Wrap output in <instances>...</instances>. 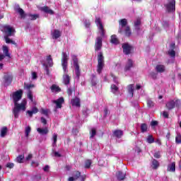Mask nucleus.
I'll use <instances>...</instances> for the list:
<instances>
[{
	"label": "nucleus",
	"instance_id": "1",
	"mask_svg": "<svg viewBox=\"0 0 181 181\" xmlns=\"http://www.w3.org/2000/svg\"><path fill=\"white\" fill-rule=\"evenodd\" d=\"M69 64V55L66 52H62V66L64 71V76H63V81L64 83L67 86L70 84V76L67 75V66Z\"/></svg>",
	"mask_w": 181,
	"mask_h": 181
},
{
	"label": "nucleus",
	"instance_id": "2",
	"mask_svg": "<svg viewBox=\"0 0 181 181\" xmlns=\"http://www.w3.org/2000/svg\"><path fill=\"white\" fill-rule=\"evenodd\" d=\"M26 105H28L26 99H23L21 103H18V102L14 103L13 114L15 118H19V112H21V111H26Z\"/></svg>",
	"mask_w": 181,
	"mask_h": 181
},
{
	"label": "nucleus",
	"instance_id": "3",
	"mask_svg": "<svg viewBox=\"0 0 181 181\" xmlns=\"http://www.w3.org/2000/svg\"><path fill=\"white\" fill-rule=\"evenodd\" d=\"M128 22L127 21V19L123 18L119 21V33H122V31L124 29V33L127 36H131V28L129 26H127Z\"/></svg>",
	"mask_w": 181,
	"mask_h": 181
},
{
	"label": "nucleus",
	"instance_id": "4",
	"mask_svg": "<svg viewBox=\"0 0 181 181\" xmlns=\"http://www.w3.org/2000/svg\"><path fill=\"white\" fill-rule=\"evenodd\" d=\"M24 88L25 90H27V97L28 99L31 101V103H33V93L32 92V89L35 88V84L32 83H25L24 84Z\"/></svg>",
	"mask_w": 181,
	"mask_h": 181
},
{
	"label": "nucleus",
	"instance_id": "5",
	"mask_svg": "<svg viewBox=\"0 0 181 181\" xmlns=\"http://www.w3.org/2000/svg\"><path fill=\"white\" fill-rule=\"evenodd\" d=\"M95 22L100 36H102V37H105V30L104 29V25H103V23L101 22V18L96 17Z\"/></svg>",
	"mask_w": 181,
	"mask_h": 181
},
{
	"label": "nucleus",
	"instance_id": "6",
	"mask_svg": "<svg viewBox=\"0 0 181 181\" xmlns=\"http://www.w3.org/2000/svg\"><path fill=\"white\" fill-rule=\"evenodd\" d=\"M104 68V56H103V52H99L98 55V69L97 71L100 74L103 71Z\"/></svg>",
	"mask_w": 181,
	"mask_h": 181
},
{
	"label": "nucleus",
	"instance_id": "7",
	"mask_svg": "<svg viewBox=\"0 0 181 181\" xmlns=\"http://www.w3.org/2000/svg\"><path fill=\"white\" fill-rule=\"evenodd\" d=\"M72 60H73V64L75 68V74L77 77V78H80V66H78V59H77V57L75 55H71Z\"/></svg>",
	"mask_w": 181,
	"mask_h": 181
},
{
	"label": "nucleus",
	"instance_id": "8",
	"mask_svg": "<svg viewBox=\"0 0 181 181\" xmlns=\"http://www.w3.org/2000/svg\"><path fill=\"white\" fill-rule=\"evenodd\" d=\"M1 32L6 33L5 36H13L15 35V28L11 25H4L1 28Z\"/></svg>",
	"mask_w": 181,
	"mask_h": 181
},
{
	"label": "nucleus",
	"instance_id": "9",
	"mask_svg": "<svg viewBox=\"0 0 181 181\" xmlns=\"http://www.w3.org/2000/svg\"><path fill=\"white\" fill-rule=\"evenodd\" d=\"M165 8L167 12H175L176 11V1L175 0H168V2L165 4Z\"/></svg>",
	"mask_w": 181,
	"mask_h": 181
},
{
	"label": "nucleus",
	"instance_id": "10",
	"mask_svg": "<svg viewBox=\"0 0 181 181\" xmlns=\"http://www.w3.org/2000/svg\"><path fill=\"white\" fill-rule=\"evenodd\" d=\"M23 95V90L22 89H20L18 90H16V92H13L12 93V99L13 101V103H18L20 101V100H22V95Z\"/></svg>",
	"mask_w": 181,
	"mask_h": 181
},
{
	"label": "nucleus",
	"instance_id": "11",
	"mask_svg": "<svg viewBox=\"0 0 181 181\" xmlns=\"http://www.w3.org/2000/svg\"><path fill=\"white\" fill-rule=\"evenodd\" d=\"M181 103L180 100H170L166 104L168 110H173L175 107H180Z\"/></svg>",
	"mask_w": 181,
	"mask_h": 181
},
{
	"label": "nucleus",
	"instance_id": "12",
	"mask_svg": "<svg viewBox=\"0 0 181 181\" xmlns=\"http://www.w3.org/2000/svg\"><path fill=\"white\" fill-rule=\"evenodd\" d=\"M122 47L123 49V52L124 53V54H131V52L134 49L132 45H129V43L122 44Z\"/></svg>",
	"mask_w": 181,
	"mask_h": 181
},
{
	"label": "nucleus",
	"instance_id": "13",
	"mask_svg": "<svg viewBox=\"0 0 181 181\" xmlns=\"http://www.w3.org/2000/svg\"><path fill=\"white\" fill-rule=\"evenodd\" d=\"M4 80L5 86H9V84L12 83V80H13V76L11 74H6L4 75Z\"/></svg>",
	"mask_w": 181,
	"mask_h": 181
},
{
	"label": "nucleus",
	"instance_id": "14",
	"mask_svg": "<svg viewBox=\"0 0 181 181\" xmlns=\"http://www.w3.org/2000/svg\"><path fill=\"white\" fill-rule=\"evenodd\" d=\"M101 47H103V37H98L95 44V50H101Z\"/></svg>",
	"mask_w": 181,
	"mask_h": 181
},
{
	"label": "nucleus",
	"instance_id": "15",
	"mask_svg": "<svg viewBox=\"0 0 181 181\" xmlns=\"http://www.w3.org/2000/svg\"><path fill=\"white\" fill-rule=\"evenodd\" d=\"M44 62H46V63H44V66L47 67H52L53 66V59L52 58V56L49 55L46 57L44 59Z\"/></svg>",
	"mask_w": 181,
	"mask_h": 181
},
{
	"label": "nucleus",
	"instance_id": "16",
	"mask_svg": "<svg viewBox=\"0 0 181 181\" xmlns=\"http://www.w3.org/2000/svg\"><path fill=\"white\" fill-rule=\"evenodd\" d=\"M14 11H16V12H18V13H19L21 18H25V16H26V14H25V11H23V9L19 7V4H15Z\"/></svg>",
	"mask_w": 181,
	"mask_h": 181
},
{
	"label": "nucleus",
	"instance_id": "17",
	"mask_svg": "<svg viewBox=\"0 0 181 181\" xmlns=\"http://www.w3.org/2000/svg\"><path fill=\"white\" fill-rule=\"evenodd\" d=\"M132 67H134V61H132V59H128L126 62L124 70V71H129V70H131Z\"/></svg>",
	"mask_w": 181,
	"mask_h": 181
},
{
	"label": "nucleus",
	"instance_id": "18",
	"mask_svg": "<svg viewBox=\"0 0 181 181\" xmlns=\"http://www.w3.org/2000/svg\"><path fill=\"white\" fill-rule=\"evenodd\" d=\"M71 104L73 107H76V108H80L81 101L80 99L77 97L71 100Z\"/></svg>",
	"mask_w": 181,
	"mask_h": 181
},
{
	"label": "nucleus",
	"instance_id": "19",
	"mask_svg": "<svg viewBox=\"0 0 181 181\" xmlns=\"http://www.w3.org/2000/svg\"><path fill=\"white\" fill-rule=\"evenodd\" d=\"M52 103H54V104H56V108H62V104L64 103V98H59L56 100H53Z\"/></svg>",
	"mask_w": 181,
	"mask_h": 181
},
{
	"label": "nucleus",
	"instance_id": "20",
	"mask_svg": "<svg viewBox=\"0 0 181 181\" xmlns=\"http://www.w3.org/2000/svg\"><path fill=\"white\" fill-rule=\"evenodd\" d=\"M127 90L128 94H129L130 97H134V90H135V86L134 84H130L127 86Z\"/></svg>",
	"mask_w": 181,
	"mask_h": 181
},
{
	"label": "nucleus",
	"instance_id": "21",
	"mask_svg": "<svg viewBox=\"0 0 181 181\" xmlns=\"http://www.w3.org/2000/svg\"><path fill=\"white\" fill-rule=\"evenodd\" d=\"M81 176V173L78 171H75L73 174V177H70L69 178V181H75L77 180L78 177Z\"/></svg>",
	"mask_w": 181,
	"mask_h": 181
},
{
	"label": "nucleus",
	"instance_id": "22",
	"mask_svg": "<svg viewBox=\"0 0 181 181\" xmlns=\"http://www.w3.org/2000/svg\"><path fill=\"white\" fill-rule=\"evenodd\" d=\"M2 50H3L4 55L6 57H8L9 59H11V54L9 53V48L8 47V46L3 45Z\"/></svg>",
	"mask_w": 181,
	"mask_h": 181
},
{
	"label": "nucleus",
	"instance_id": "23",
	"mask_svg": "<svg viewBox=\"0 0 181 181\" xmlns=\"http://www.w3.org/2000/svg\"><path fill=\"white\" fill-rule=\"evenodd\" d=\"M37 132H38L40 135H47V134H49V129H47V127H45L44 129L37 128Z\"/></svg>",
	"mask_w": 181,
	"mask_h": 181
},
{
	"label": "nucleus",
	"instance_id": "24",
	"mask_svg": "<svg viewBox=\"0 0 181 181\" xmlns=\"http://www.w3.org/2000/svg\"><path fill=\"white\" fill-rule=\"evenodd\" d=\"M40 11H42V12H45V13H49V15H53V13H54V12L48 6L41 7Z\"/></svg>",
	"mask_w": 181,
	"mask_h": 181
},
{
	"label": "nucleus",
	"instance_id": "25",
	"mask_svg": "<svg viewBox=\"0 0 181 181\" xmlns=\"http://www.w3.org/2000/svg\"><path fill=\"white\" fill-rule=\"evenodd\" d=\"M126 175L127 174L125 173H122L121 171L117 172L116 174L118 180H124Z\"/></svg>",
	"mask_w": 181,
	"mask_h": 181
},
{
	"label": "nucleus",
	"instance_id": "26",
	"mask_svg": "<svg viewBox=\"0 0 181 181\" xmlns=\"http://www.w3.org/2000/svg\"><path fill=\"white\" fill-rule=\"evenodd\" d=\"M37 112H39V110L36 107H33L32 110L27 111V114L29 115V117H33V114H37Z\"/></svg>",
	"mask_w": 181,
	"mask_h": 181
},
{
	"label": "nucleus",
	"instance_id": "27",
	"mask_svg": "<svg viewBox=\"0 0 181 181\" xmlns=\"http://www.w3.org/2000/svg\"><path fill=\"white\" fill-rule=\"evenodd\" d=\"M168 172H176V163L175 162L171 163L168 166Z\"/></svg>",
	"mask_w": 181,
	"mask_h": 181
},
{
	"label": "nucleus",
	"instance_id": "28",
	"mask_svg": "<svg viewBox=\"0 0 181 181\" xmlns=\"http://www.w3.org/2000/svg\"><path fill=\"white\" fill-rule=\"evenodd\" d=\"M7 133H8V127H2L0 131L1 138H5Z\"/></svg>",
	"mask_w": 181,
	"mask_h": 181
},
{
	"label": "nucleus",
	"instance_id": "29",
	"mask_svg": "<svg viewBox=\"0 0 181 181\" xmlns=\"http://www.w3.org/2000/svg\"><path fill=\"white\" fill-rule=\"evenodd\" d=\"M124 135V132L122 130H115L113 132V136L116 138H121Z\"/></svg>",
	"mask_w": 181,
	"mask_h": 181
},
{
	"label": "nucleus",
	"instance_id": "30",
	"mask_svg": "<svg viewBox=\"0 0 181 181\" xmlns=\"http://www.w3.org/2000/svg\"><path fill=\"white\" fill-rule=\"evenodd\" d=\"M60 35L61 33L59 30H54L52 33V39H59Z\"/></svg>",
	"mask_w": 181,
	"mask_h": 181
},
{
	"label": "nucleus",
	"instance_id": "31",
	"mask_svg": "<svg viewBox=\"0 0 181 181\" xmlns=\"http://www.w3.org/2000/svg\"><path fill=\"white\" fill-rule=\"evenodd\" d=\"M10 36H4V40L7 45L11 44L14 45L15 46H17L16 42L13 40H12L11 38H9Z\"/></svg>",
	"mask_w": 181,
	"mask_h": 181
},
{
	"label": "nucleus",
	"instance_id": "32",
	"mask_svg": "<svg viewBox=\"0 0 181 181\" xmlns=\"http://www.w3.org/2000/svg\"><path fill=\"white\" fill-rule=\"evenodd\" d=\"M110 42L112 43V45H118V43H119V41L115 35L111 36Z\"/></svg>",
	"mask_w": 181,
	"mask_h": 181
},
{
	"label": "nucleus",
	"instance_id": "33",
	"mask_svg": "<svg viewBox=\"0 0 181 181\" xmlns=\"http://www.w3.org/2000/svg\"><path fill=\"white\" fill-rule=\"evenodd\" d=\"M156 71H158V73H163V71H165V66L157 65L156 67Z\"/></svg>",
	"mask_w": 181,
	"mask_h": 181
},
{
	"label": "nucleus",
	"instance_id": "34",
	"mask_svg": "<svg viewBox=\"0 0 181 181\" xmlns=\"http://www.w3.org/2000/svg\"><path fill=\"white\" fill-rule=\"evenodd\" d=\"M146 143L147 144H153V142H155V139L153 138V136L152 135H148L147 137H146Z\"/></svg>",
	"mask_w": 181,
	"mask_h": 181
},
{
	"label": "nucleus",
	"instance_id": "35",
	"mask_svg": "<svg viewBox=\"0 0 181 181\" xmlns=\"http://www.w3.org/2000/svg\"><path fill=\"white\" fill-rule=\"evenodd\" d=\"M52 146H56V144H57V134L54 133L52 134Z\"/></svg>",
	"mask_w": 181,
	"mask_h": 181
},
{
	"label": "nucleus",
	"instance_id": "36",
	"mask_svg": "<svg viewBox=\"0 0 181 181\" xmlns=\"http://www.w3.org/2000/svg\"><path fill=\"white\" fill-rule=\"evenodd\" d=\"M30 131H32V129L30 128V126H28L25 127V138L29 137V134H30Z\"/></svg>",
	"mask_w": 181,
	"mask_h": 181
},
{
	"label": "nucleus",
	"instance_id": "37",
	"mask_svg": "<svg viewBox=\"0 0 181 181\" xmlns=\"http://www.w3.org/2000/svg\"><path fill=\"white\" fill-rule=\"evenodd\" d=\"M141 25V19L138 18L135 22H134V28L136 30H139V26Z\"/></svg>",
	"mask_w": 181,
	"mask_h": 181
},
{
	"label": "nucleus",
	"instance_id": "38",
	"mask_svg": "<svg viewBox=\"0 0 181 181\" xmlns=\"http://www.w3.org/2000/svg\"><path fill=\"white\" fill-rule=\"evenodd\" d=\"M51 90L52 93H59V91H60V88L57 85H52L51 86Z\"/></svg>",
	"mask_w": 181,
	"mask_h": 181
},
{
	"label": "nucleus",
	"instance_id": "39",
	"mask_svg": "<svg viewBox=\"0 0 181 181\" xmlns=\"http://www.w3.org/2000/svg\"><path fill=\"white\" fill-rule=\"evenodd\" d=\"M90 139H93V138H94V136L97 135V130L95 129V128H92L90 129Z\"/></svg>",
	"mask_w": 181,
	"mask_h": 181
},
{
	"label": "nucleus",
	"instance_id": "40",
	"mask_svg": "<svg viewBox=\"0 0 181 181\" xmlns=\"http://www.w3.org/2000/svg\"><path fill=\"white\" fill-rule=\"evenodd\" d=\"M152 168L153 169H158L159 168V162L157 160H153L152 161Z\"/></svg>",
	"mask_w": 181,
	"mask_h": 181
},
{
	"label": "nucleus",
	"instance_id": "41",
	"mask_svg": "<svg viewBox=\"0 0 181 181\" xmlns=\"http://www.w3.org/2000/svg\"><path fill=\"white\" fill-rule=\"evenodd\" d=\"M37 18H39V14H30L29 16V19H30V21H36Z\"/></svg>",
	"mask_w": 181,
	"mask_h": 181
},
{
	"label": "nucleus",
	"instance_id": "42",
	"mask_svg": "<svg viewBox=\"0 0 181 181\" xmlns=\"http://www.w3.org/2000/svg\"><path fill=\"white\" fill-rule=\"evenodd\" d=\"M141 132H146V131H148V125H146V124H141Z\"/></svg>",
	"mask_w": 181,
	"mask_h": 181
},
{
	"label": "nucleus",
	"instance_id": "43",
	"mask_svg": "<svg viewBox=\"0 0 181 181\" xmlns=\"http://www.w3.org/2000/svg\"><path fill=\"white\" fill-rule=\"evenodd\" d=\"M111 91L113 93V94H115L118 91V87L115 85H112L111 86Z\"/></svg>",
	"mask_w": 181,
	"mask_h": 181
},
{
	"label": "nucleus",
	"instance_id": "44",
	"mask_svg": "<svg viewBox=\"0 0 181 181\" xmlns=\"http://www.w3.org/2000/svg\"><path fill=\"white\" fill-rule=\"evenodd\" d=\"M168 54L170 56V57H175L176 56V52H175L173 49H169Z\"/></svg>",
	"mask_w": 181,
	"mask_h": 181
},
{
	"label": "nucleus",
	"instance_id": "45",
	"mask_svg": "<svg viewBox=\"0 0 181 181\" xmlns=\"http://www.w3.org/2000/svg\"><path fill=\"white\" fill-rule=\"evenodd\" d=\"M175 143L181 144V135L180 134H177L175 137Z\"/></svg>",
	"mask_w": 181,
	"mask_h": 181
},
{
	"label": "nucleus",
	"instance_id": "46",
	"mask_svg": "<svg viewBox=\"0 0 181 181\" xmlns=\"http://www.w3.org/2000/svg\"><path fill=\"white\" fill-rule=\"evenodd\" d=\"M90 166H91V160H87L85 162V168H86V169L90 168Z\"/></svg>",
	"mask_w": 181,
	"mask_h": 181
},
{
	"label": "nucleus",
	"instance_id": "47",
	"mask_svg": "<svg viewBox=\"0 0 181 181\" xmlns=\"http://www.w3.org/2000/svg\"><path fill=\"white\" fill-rule=\"evenodd\" d=\"M23 159H25V156H19L18 157L16 158V161L18 163H22Z\"/></svg>",
	"mask_w": 181,
	"mask_h": 181
},
{
	"label": "nucleus",
	"instance_id": "48",
	"mask_svg": "<svg viewBox=\"0 0 181 181\" xmlns=\"http://www.w3.org/2000/svg\"><path fill=\"white\" fill-rule=\"evenodd\" d=\"M84 25H85L86 28H90V25H91V23H90V21L85 20Z\"/></svg>",
	"mask_w": 181,
	"mask_h": 181
},
{
	"label": "nucleus",
	"instance_id": "49",
	"mask_svg": "<svg viewBox=\"0 0 181 181\" xmlns=\"http://www.w3.org/2000/svg\"><path fill=\"white\" fill-rule=\"evenodd\" d=\"M147 105H148V107H153V105H154V103H153V101L152 100H147Z\"/></svg>",
	"mask_w": 181,
	"mask_h": 181
},
{
	"label": "nucleus",
	"instance_id": "50",
	"mask_svg": "<svg viewBox=\"0 0 181 181\" xmlns=\"http://www.w3.org/2000/svg\"><path fill=\"white\" fill-rule=\"evenodd\" d=\"M6 166V168H8L9 169H12V168H13V166H15V165L12 163H8Z\"/></svg>",
	"mask_w": 181,
	"mask_h": 181
},
{
	"label": "nucleus",
	"instance_id": "51",
	"mask_svg": "<svg viewBox=\"0 0 181 181\" xmlns=\"http://www.w3.org/2000/svg\"><path fill=\"white\" fill-rule=\"evenodd\" d=\"M154 158H156V159H159L160 158V152L158 151L154 153Z\"/></svg>",
	"mask_w": 181,
	"mask_h": 181
},
{
	"label": "nucleus",
	"instance_id": "52",
	"mask_svg": "<svg viewBox=\"0 0 181 181\" xmlns=\"http://www.w3.org/2000/svg\"><path fill=\"white\" fill-rule=\"evenodd\" d=\"M37 78V74L36 72L32 73V80H36Z\"/></svg>",
	"mask_w": 181,
	"mask_h": 181
},
{
	"label": "nucleus",
	"instance_id": "53",
	"mask_svg": "<svg viewBox=\"0 0 181 181\" xmlns=\"http://www.w3.org/2000/svg\"><path fill=\"white\" fill-rule=\"evenodd\" d=\"M54 156H55L56 158H60V156H62V154H60V153L57 152V151H54Z\"/></svg>",
	"mask_w": 181,
	"mask_h": 181
},
{
	"label": "nucleus",
	"instance_id": "54",
	"mask_svg": "<svg viewBox=\"0 0 181 181\" xmlns=\"http://www.w3.org/2000/svg\"><path fill=\"white\" fill-rule=\"evenodd\" d=\"M41 112L44 115H47L49 114V110H45V109H42Z\"/></svg>",
	"mask_w": 181,
	"mask_h": 181
},
{
	"label": "nucleus",
	"instance_id": "55",
	"mask_svg": "<svg viewBox=\"0 0 181 181\" xmlns=\"http://www.w3.org/2000/svg\"><path fill=\"white\" fill-rule=\"evenodd\" d=\"M112 77H113V81H115V83H116V84H118V78L112 74Z\"/></svg>",
	"mask_w": 181,
	"mask_h": 181
},
{
	"label": "nucleus",
	"instance_id": "56",
	"mask_svg": "<svg viewBox=\"0 0 181 181\" xmlns=\"http://www.w3.org/2000/svg\"><path fill=\"white\" fill-rule=\"evenodd\" d=\"M49 169H50V167H49V165H45V166L43 168L44 172H49Z\"/></svg>",
	"mask_w": 181,
	"mask_h": 181
},
{
	"label": "nucleus",
	"instance_id": "57",
	"mask_svg": "<svg viewBox=\"0 0 181 181\" xmlns=\"http://www.w3.org/2000/svg\"><path fill=\"white\" fill-rule=\"evenodd\" d=\"M41 122L44 124V125H46V124H47V120H46L45 117H41Z\"/></svg>",
	"mask_w": 181,
	"mask_h": 181
},
{
	"label": "nucleus",
	"instance_id": "58",
	"mask_svg": "<svg viewBox=\"0 0 181 181\" xmlns=\"http://www.w3.org/2000/svg\"><path fill=\"white\" fill-rule=\"evenodd\" d=\"M163 117H164V118H168L169 114L168 112H163Z\"/></svg>",
	"mask_w": 181,
	"mask_h": 181
},
{
	"label": "nucleus",
	"instance_id": "59",
	"mask_svg": "<svg viewBox=\"0 0 181 181\" xmlns=\"http://www.w3.org/2000/svg\"><path fill=\"white\" fill-rule=\"evenodd\" d=\"M151 127H156V125H158V122H156V121H152V122H151Z\"/></svg>",
	"mask_w": 181,
	"mask_h": 181
},
{
	"label": "nucleus",
	"instance_id": "60",
	"mask_svg": "<svg viewBox=\"0 0 181 181\" xmlns=\"http://www.w3.org/2000/svg\"><path fill=\"white\" fill-rule=\"evenodd\" d=\"M105 116L107 117V115H108V109L107 107H105L103 110Z\"/></svg>",
	"mask_w": 181,
	"mask_h": 181
},
{
	"label": "nucleus",
	"instance_id": "61",
	"mask_svg": "<svg viewBox=\"0 0 181 181\" xmlns=\"http://www.w3.org/2000/svg\"><path fill=\"white\" fill-rule=\"evenodd\" d=\"M154 142H156V144H158V145H159L160 146V145H162V142H160V139H159L154 141Z\"/></svg>",
	"mask_w": 181,
	"mask_h": 181
},
{
	"label": "nucleus",
	"instance_id": "62",
	"mask_svg": "<svg viewBox=\"0 0 181 181\" xmlns=\"http://www.w3.org/2000/svg\"><path fill=\"white\" fill-rule=\"evenodd\" d=\"M67 93H68V95H71V94H73V90H71V88H69Z\"/></svg>",
	"mask_w": 181,
	"mask_h": 181
},
{
	"label": "nucleus",
	"instance_id": "63",
	"mask_svg": "<svg viewBox=\"0 0 181 181\" xmlns=\"http://www.w3.org/2000/svg\"><path fill=\"white\" fill-rule=\"evenodd\" d=\"M45 71H46V74L47 76H49L50 74V72L49 71V66H45Z\"/></svg>",
	"mask_w": 181,
	"mask_h": 181
},
{
	"label": "nucleus",
	"instance_id": "64",
	"mask_svg": "<svg viewBox=\"0 0 181 181\" xmlns=\"http://www.w3.org/2000/svg\"><path fill=\"white\" fill-rule=\"evenodd\" d=\"M33 156L32 154H29L27 157H26V160H30V159H32Z\"/></svg>",
	"mask_w": 181,
	"mask_h": 181
}]
</instances>
